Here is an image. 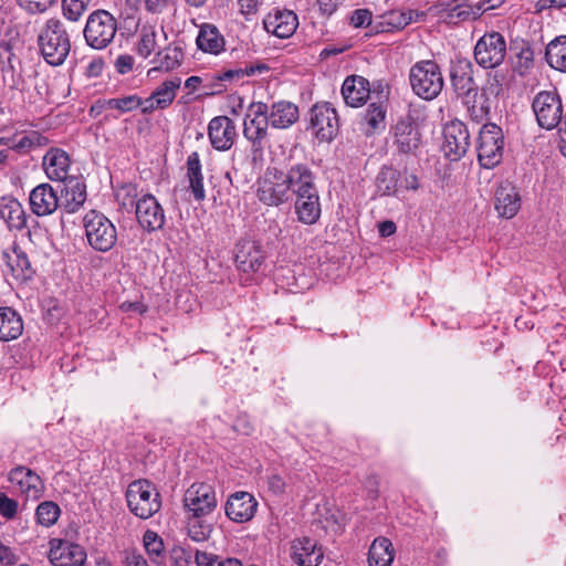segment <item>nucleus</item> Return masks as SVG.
Instances as JSON below:
<instances>
[{"instance_id":"f257e3e1","label":"nucleus","mask_w":566,"mask_h":566,"mask_svg":"<svg viewBox=\"0 0 566 566\" xmlns=\"http://www.w3.org/2000/svg\"><path fill=\"white\" fill-rule=\"evenodd\" d=\"M38 44L48 64L62 65L71 51L70 34L64 23L55 18L49 19L39 33Z\"/></svg>"},{"instance_id":"f03ea898","label":"nucleus","mask_w":566,"mask_h":566,"mask_svg":"<svg viewBox=\"0 0 566 566\" xmlns=\"http://www.w3.org/2000/svg\"><path fill=\"white\" fill-rule=\"evenodd\" d=\"M83 227L87 243L95 251L108 252L115 247L117 230L104 213L88 211L83 218Z\"/></svg>"},{"instance_id":"7ed1b4c3","label":"nucleus","mask_w":566,"mask_h":566,"mask_svg":"<svg viewBox=\"0 0 566 566\" xmlns=\"http://www.w3.org/2000/svg\"><path fill=\"white\" fill-rule=\"evenodd\" d=\"M126 500L130 512L143 520L151 517L161 506L159 492L148 480L132 482L126 491Z\"/></svg>"},{"instance_id":"20e7f679","label":"nucleus","mask_w":566,"mask_h":566,"mask_svg":"<svg viewBox=\"0 0 566 566\" xmlns=\"http://www.w3.org/2000/svg\"><path fill=\"white\" fill-rule=\"evenodd\" d=\"M412 91L423 99H433L443 88L439 65L431 60L417 62L409 74Z\"/></svg>"},{"instance_id":"39448f33","label":"nucleus","mask_w":566,"mask_h":566,"mask_svg":"<svg viewBox=\"0 0 566 566\" xmlns=\"http://www.w3.org/2000/svg\"><path fill=\"white\" fill-rule=\"evenodd\" d=\"M129 208L135 210L140 227L153 232L160 230L165 224V212L158 200L150 193L137 198V188H128Z\"/></svg>"},{"instance_id":"423d86ee","label":"nucleus","mask_w":566,"mask_h":566,"mask_svg":"<svg viewBox=\"0 0 566 566\" xmlns=\"http://www.w3.org/2000/svg\"><path fill=\"white\" fill-rule=\"evenodd\" d=\"M117 32L116 19L106 10L92 12L84 28V38L93 49L102 50L108 46Z\"/></svg>"},{"instance_id":"0eeeda50","label":"nucleus","mask_w":566,"mask_h":566,"mask_svg":"<svg viewBox=\"0 0 566 566\" xmlns=\"http://www.w3.org/2000/svg\"><path fill=\"white\" fill-rule=\"evenodd\" d=\"M504 136L502 128L493 123L482 126L478 139V159L482 167L491 169L497 166L503 157Z\"/></svg>"},{"instance_id":"6e6552de","label":"nucleus","mask_w":566,"mask_h":566,"mask_svg":"<svg viewBox=\"0 0 566 566\" xmlns=\"http://www.w3.org/2000/svg\"><path fill=\"white\" fill-rule=\"evenodd\" d=\"M532 108L539 127L551 130L557 127L563 118V104L556 91H542L532 102Z\"/></svg>"},{"instance_id":"1a4fd4ad","label":"nucleus","mask_w":566,"mask_h":566,"mask_svg":"<svg viewBox=\"0 0 566 566\" xmlns=\"http://www.w3.org/2000/svg\"><path fill=\"white\" fill-rule=\"evenodd\" d=\"M392 145L399 155H416L421 145L419 125L410 114L400 117L391 128Z\"/></svg>"},{"instance_id":"9d476101","label":"nucleus","mask_w":566,"mask_h":566,"mask_svg":"<svg viewBox=\"0 0 566 566\" xmlns=\"http://www.w3.org/2000/svg\"><path fill=\"white\" fill-rule=\"evenodd\" d=\"M506 55V42L499 32L484 34L474 46V59L484 69H494L503 63Z\"/></svg>"},{"instance_id":"9b49d317","label":"nucleus","mask_w":566,"mask_h":566,"mask_svg":"<svg viewBox=\"0 0 566 566\" xmlns=\"http://www.w3.org/2000/svg\"><path fill=\"white\" fill-rule=\"evenodd\" d=\"M284 172L274 168L259 180L258 198L266 206H280L289 199V185Z\"/></svg>"},{"instance_id":"f8f14e48","label":"nucleus","mask_w":566,"mask_h":566,"mask_svg":"<svg viewBox=\"0 0 566 566\" xmlns=\"http://www.w3.org/2000/svg\"><path fill=\"white\" fill-rule=\"evenodd\" d=\"M310 123L321 142H331L338 132V116L329 103L315 104L310 112Z\"/></svg>"},{"instance_id":"ddd939ff","label":"nucleus","mask_w":566,"mask_h":566,"mask_svg":"<svg viewBox=\"0 0 566 566\" xmlns=\"http://www.w3.org/2000/svg\"><path fill=\"white\" fill-rule=\"evenodd\" d=\"M265 259L266 252L260 241L242 239L234 247V262L242 272L259 271Z\"/></svg>"},{"instance_id":"4468645a","label":"nucleus","mask_w":566,"mask_h":566,"mask_svg":"<svg viewBox=\"0 0 566 566\" xmlns=\"http://www.w3.org/2000/svg\"><path fill=\"white\" fill-rule=\"evenodd\" d=\"M184 503L191 514L207 516L217 506L216 492L209 484H192L185 493Z\"/></svg>"},{"instance_id":"2eb2a0df","label":"nucleus","mask_w":566,"mask_h":566,"mask_svg":"<svg viewBox=\"0 0 566 566\" xmlns=\"http://www.w3.org/2000/svg\"><path fill=\"white\" fill-rule=\"evenodd\" d=\"M443 136V150L447 157L458 160L465 155L470 146V134L464 123L452 120L444 127Z\"/></svg>"},{"instance_id":"dca6fc26","label":"nucleus","mask_w":566,"mask_h":566,"mask_svg":"<svg viewBox=\"0 0 566 566\" xmlns=\"http://www.w3.org/2000/svg\"><path fill=\"white\" fill-rule=\"evenodd\" d=\"M49 559L53 566H83L86 553L77 544L52 538L50 541Z\"/></svg>"},{"instance_id":"f3484780","label":"nucleus","mask_w":566,"mask_h":566,"mask_svg":"<svg viewBox=\"0 0 566 566\" xmlns=\"http://www.w3.org/2000/svg\"><path fill=\"white\" fill-rule=\"evenodd\" d=\"M30 207L38 217H46L61 209V200L57 186L54 188L50 184L36 186L29 197Z\"/></svg>"},{"instance_id":"a211bd4d","label":"nucleus","mask_w":566,"mask_h":566,"mask_svg":"<svg viewBox=\"0 0 566 566\" xmlns=\"http://www.w3.org/2000/svg\"><path fill=\"white\" fill-rule=\"evenodd\" d=\"M208 135L214 149L228 150L237 137V127L228 116H217L209 123Z\"/></svg>"},{"instance_id":"6ab92c4d","label":"nucleus","mask_w":566,"mask_h":566,"mask_svg":"<svg viewBox=\"0 0 566 566\" xmlns=\"http://www.w3.org/2000/svg\"><path fill=\"white\" fill-rule=\"evenodd\" d=\"M264 29L277 38L286 39L294 34L297 25V15L287 9H274L263 20Z\"/></svg>"},{"instance_id":"aec40b11","label":"nucleus","mask_w":566,"mask_h":566,"mask_svg":"<svg viewBox=\"0 0 566 566\" xmlns=\"http://www.w3.org/2000/svg\"><path fill=\"white\" fill-rule=\"evenodd\" d=\"M451 83L457 96L471 97L478 88L473 78V65L468 59H458L452 63L450 72Z\"/></svg>"},{"instance_id":"412c9836","label":"nucleus","mask_w":566,"mask_h":566,"mask_svg":"<svg viewBox=\"0 0 566 566\" xmlns=\"http://www.w3.org/2000/svg\"><path fill=\"white\" fill-rule=\"evenodd\" d=\"M61 209L67 213L77 211L86 200V186L76 178H69L57 184Z\"/></svg>"},{"instance_id":"4be33fe9","label":"nucleus","mask_w":566,"mask_h":566,"mask_svg":"<svg viewBox=\"0 0 566 566\" xmlns=\"http://www.w3.org/2000/svg\"><path fill=\"white\" fill-rule=\"evenodd\" d=\"M258 507V502L248 492H235L230 495L226 504L227 516L237 523H244L250 521Z\"/></svg>"},{"instance_id":"5701e85b","label":"nucleus","mask_w":566,"mask_h":566,"mask_svg":"<svg viewBox=\"0 0 566 566\" xmlns=\"http://www.w3.org/2000/svg\"><path fill=\"white\" fill-rule=\"evenodd\" d=\"M9 481L18 486L19 491L32 497L39 499L43 492L42 479L31 469L23 465L13 468L8 475Z\"/></svg>"},{"instance_id":"b1692460","label":"nucleus","mask_w":566,"mask_h":566,"mask_svg":"<svg viewBox=\"0 0 566 566\" xmlns=\"http://www.w3.org/2000/svg\"><path fill=\"white\" fill-rule=\"evenodd\" d=\"M291 551V558L298 566H318L324 558L322 547L310 537L294 539Z\"/></svg>"},{"instance_id":"393cba45","label":"nucleus","mask_w":566,"mask_h":566,"mask_svg":"<svg viewBox=\"0 0 566 566\" xmlns=\"http://www.w3.org/2000/svg\"><path fill=\"white\" fill-rule=\"evenodd\" d=\"M286 185H289V191L295 196H302L306 192L317 190L315 184V176L311 168L305 164H295L290 167L286 174H284Z\"/></svg>"},{"instance_id":"a878e982","label":"nucleus","mask_w":566,"mask_h":566,"mask_svg":"<svg viewBox=\"0 0 566 566\" xmlns=\"http://www.w3.org/2000/svg\"><path fill=\"white\" fill-rule=\"evenodd\" d=\"M494 206L500 217L513 218L521 209L517 189L510 182H502L495 190Z\"/></svg>"},{"instance_id":"bb28decb","label":"nucleus","mask_w":566,"mask_h":566,"mask_svg":"<svg viewBox=\"0 0 566 566\" xmlns=\"http://www.w3.org/2000/svg\"><path fill=\"white\" fill-rule=\"evenodd\" d=\"M369 82L363 76L350 75L346 77L342 86V95L345 103L352 107H359L369 97Z\"/></svg>"},{"instance_id":"cd10ccee","label":"nucleus","mask_w":566,"mask_h":566,"mask_svg":"<svg viewBox=\"0 0 566 566\" xmlns=\"http://www.w3.org/2000/svg\"><path fill=\"white\" fill-rule=\"evenodd\" d=\"M295 212L301 222L314 224L321 217L318 189L295 196Z\"/></svg>"},{"instance_id":"c85d7f7f","label":"nucleus","mask_w":566,"mask_h":566,"mask_svg":"<svg viewBox=\"0 0 566 566\" xmlns=\"http://www.w3.org/2000/svg\"><path fill=\"white\" fill-rule=\"evenodd\" d=\"M43 166L50 179L60 182L69 179L67 170L70 167V158L64 150L51 148L43 157Z\"/></svg>"},{"instance_id":"c756f323","label":"nucleus","mask_w":566,"mask_h":566,"mask_svg":"<svg viewBox=\"0 0 566 566\" xmlns=\"http://www.w3.org/2000/svg\"><path fill=\"white\" fill-rule=\"evenodd\" d=\"M24 329L21 315L12 307H0V340L11 342L18 339Z\"/></svg>"},{"instance_id":"7c9ffc66","label":"nucleus","mask_w":566,"mask_h":566,"mask_svg":"<svg viewBox=\"0 0 566 566\" xmlns=\"http://www.w3.org/2000/svg\"><path fill=\"white\" fill-rule=\"evenodd\" d=\"M298 117V107L292 102L279 101L271 105L269 120L273 128H287L296 123Z\"/></svg>"},{"instance_id":"2f4dec72","label":"nucleus","mask_w":566,"mask_h":566,"mask_svg":"<svg viewBox=\"0 0 566 566\" xmlns=\"http://www.w3.org/2000/svg\"><path fill=\"white\" fill-rule=\"evenodd\" d=\"M0 218L10 230L20 231L27 226V212L15 198H1Z\"/></svg>"},{"instance_id":"473e14b6","label":"nucleus","mask_w":566,"mask_h":566,"mask_svg":"<svg viewBox=\"0 0 566 566\" xmlns=\"http://www.w3.org/2000/svg\"><path fill=\"white\" fill-rule=\"evenodd\" d=\"M255 160L250 159V156L245 149L235 148L232 153V167L231 170L226 174L231 185L240 182H249L252 176V165Z\"/></svg>"},{"instance_id":"72a5a7b5","label":"nucleus","mask_w":566,"mask_h":566,"mask_svg":"<svg viewBox=\"0 0 566 566\" xmlns=\"http://www.w3.org/2000/svg\"><path fill=\"white\" fill-rule=\"evenodd\" d=\"M2 259L17 279L27 280L33 274L27 254L14 244L10 251L2 252Z\"/></svg>"},{"instance_id":"f704fd0d","label":"nucleus","mask_w":566,"mask_h":566,"mask_svg":"<svg viewBox=\"0 0 566 566\" xmlns=\"http://www.w3.org/2000/svg\"><path fill=\"white\" fill-rule=\"evenodd\" d=\"M269 126H271L269 119L245 117L243 125V135L251 143L252 151L254 154L262 151L263 142L268 137Z\"/></svg>"},{"instance_id":"c9c22d12","label":"nucleus","mask_w":566,"mask_h":566,"mask_svg":"<svg viewBox=\"0 0 566 566\" xmlns=\"http://www.w3.org/2000/svg\"><path fill=\"white\" fill-rule=\"evenodd\" d=\"M7 63L8 65L2 70V81L4 86L12 91H25L27 82L22 75L21 61L9 51Z\"/></svg>"},{"instance_id":"e433bc0d","label":"nucleus","mask_w":566,"mask_h":566,"mask_svg":"<svg viewBox=\"0 0 566 566\" xmlns=\"http://www.w3.org/2000/svg\"><path fill=\"white\" fill-rule=\"evenodd\" d=\"M395 557L392 543L386 537H377L369 547V566H390Z\"/></svg>"},{"instance_id":"4c0bfd02","label":"nucleus","mask_w":566,"mask_h":566,"mask_svg":"<svg viewBox=\"0 0 566 566\" xmlns=\"http://www.w3.org/2000/svg\"><path fill=\"white\" fill-rule=\"evenodd\" d=\"M187 177L189 187L196 200L205 199L203 176L201 172V163L197 151L191 153L187 158Z\"/></svg>"},{"instance_id":"58836bf2","label":"nucleus","mask_w":566,"mask_h":566,"mask_svg":"<svg viewBox=\"0 0 566 566\" xmlns=\"http://www.w3.org/2000/svg\"><path fill=\"white\" fill-rule=\"evenodd\" d=\"M463 104L468 107V113L473 122L476 124L481 123L483 119L488 118L491 112V99L483 94L479 93V90L472 92L471 97L461 98Z\"/></svg>"},{"instance_id":"ea45409f","label":"nucleus","mask_w":566,"mask_h":566,"mask_svg":"<svg viewBox=\"0 0 566 566\" xmlns=\"http://www.w3.org/2000/svg\"><path fill=\"white\" fill-rule=\"evenodd\" d=\"M197 45L208 53L218 54L224 45V40L212 24H203L197 36Z\"/></svg>"},{"instance_id":"a19ab883","label":"nucleus","mask_w":566,"mask_h":566,"mask_svg":"<svg viewBox=\"0 0 566 566\" xmlns=\"http://www.w3.org/2000/svg\"><path fill=\"white\" fill-rule=\"evenodd\" d=\"M545 57L551 67L566 72V35L557 36L547 44Z\"/></svg>"},{"instance_id":"79ce46f5","label":"nucleus","mask_w":566,"mask_h":566,"mask_svg":"<svg viewBox=\"0 0 566 566\" xmlns=\"http://www.w3.org/2000/svg\"><path fill=\"white\" fill-rule=\"evenodd\" d=\"M181 80L179 77H174L163 82L153 93L151 96L156 101V106H159L160 109L168 108L177 94V91L180 88Z\"/></svg>"},{"instance_id":"37998d69","label":"nucleus","mask_w":566,"mask_h":566,"mask_svg":"<svg viewBox=\"0 0 566 566\" xmlns=\"http://www.w3.org/2000/svg\"><path fill=\"white\" fill-rule=\"evenodd\" d=\"M184 53L178 46H167L156 54L155 63L157 69L171 71L181 64Z\"/></svg>"},{"instance_id":"c03bdc74","label":"nucleus","mask_w":566,"mask_h":566,"mask_svg":"<svg viewBox=\"0 0 566 566\" xmlns=\"http://www.w3.org/2000/svg\"><path fill=\"white\" fill-rule=\"evenodd\" d=\"M399 174L397 170L384 167L376 178L377 189L382 196H390L396 192Z\"/></svg>"},{"instance_id":"a18cd8bd","label":"nucleus","mask_w":566,"mask_h":566,"mask_svg":"<svg viewBox=\"0 0 566 566\" xmlns=\"http://www.w3.org/2000/svg\"><path fill=\"white\" fill-rule=\"evenodd\" d=\"M269 70V66L263 63L258 64H250L245 65L244 67H235V69H229L224 72L219 73L221 75V78L223 80L224 84L238 82L245 76H252L256 72L261 73L263 71Z\"/></svg>"},{"instance_id":"49530a36","label":"nucleus","mask_w":566,"mask_h":566,"mask_svg":"<svg viewBox=\"0 0 566 566\" xmlns=\"http://www.w3.org/2000/svg\"><path fill=\"white\" fill-rule=\"evenodd\" d=\"M202 517L203 516L191 514L188 520V534L195 542L206 541L212 532V525L207 523Z\"/></svg>"},{"instance_id":"de8ad7c7","label":"nucleus","mask_w":566,"mask_h":566,"mask_svg":"<svg viewBox=\"0 0 566 566\" xmlns=\"http://www.w3.org/2000/svg\"><path fill=\"white\" fill-rule=\"evenodd\" d=\"M385 117L386 106L384 102L370 103L364 117L365 122L370 128V130L367 132V135L373 134L375 130H377L384 124Z\"/></svg>"},{"instance_id":"09e8293b","label":"nucleus","mask_w":566,"mask_h":566,"mask_svg":"<svg viewBox=\"0 0 566 566\" xmlns=\"http://www.w3.org/2000/svg\"><path fill=\"white\" fill-rule=\"evenodd\" d=\"M60 513L61 510L56 503L45 501L36 507L35 516L39 524L49 527L56 523Z\"/></svg>"},{"instance_id":"8fccbe9b","label":"nucleus","mask_w":566,"mask_h":566,"mask_svg":"<svg viewBox=\"0 0 566 566\" xmlns=\"http://www.w3.org/2000/svg\"><path fill=\"white\" fill-rule=\"evenodd\" d=\"M99 107L128 113L138 108V95L134 94L124 97L109 98L104 101Z\"/></svg>"},{"instance_id":"3c124183","label":"nucleus","mask_w":566,"mask_h":566,"mask_svg":"<svg viewBox=\"0 0 566 566\" xmlns=\"http://www.w3.org/2000/svg\"><path fill=\"white\" fill-rule=\"evenodd\" d=\"M454 2L455 4L450 9V15L452 18H458L460 20H476L481 15L478 3L472 6L464 0H455Z\"/></svg>"},{"instance_id":"603ef678","label":"nucleus","mask_w":566,"mask_h":566,"mask_svg":"<svg viewBox=\"0 0 566 566\" xmlns=\"http://www.w3.org/2000/svg\"><path fill=\"white\" fill-rule=\"evenodd\" d=\"M144 545L151 560L159 564V558L164 551V542L158 534L153 531H146L144 534Z\"/></svg>"},{"instance_id":"864d4df0","label":"nucleus","mask_w":566,"mask_h":566,"mask_svg":"<svg viewBox=\"0 0 566 566\" xmlns=\"http://www.w3.org/2000/svg\"><path fill=\"white\" fill-rule=\"evenodd\" d=\"M156 32L151 28H143L137 43V52L143 57H148L156 49Z\"/></svg>"},{"instance_id":"5fc2aeb1","label":"nucleus","mask_w":566,"mask_h":566,"mask_svg":"<svg viewBox=\"0 0 566 566\" xmlns=\"http://www.w3.org/2000/svg\"><path fill=\"white\" fill-rule=\"evenodd\" d=\"M88 3L87 0L62 2L63 15L70 21H78L86 11Z\"/></svg>"},{"instance_id":"6e6d98bb","label":"nucleus","mask_w":566,"mask_h":566,"mask_svg":"<svg viewBox=\"0 0 566 566\" xmlns=\"http://www.w3.org/2000/svg\"><path fill=\"white\" fill-rule=\"evenodd\" d=\"M203 94L207 96H212L216 94H221L227 91V84H224L221 75L219 73L214 74L210 77H205L202 82Z\"/></svg>"},{"instance_id":"4d7b16f0","label":"nucleus","mask_w":566,"mask_h":566,"mask_svg":"<svg viewBox=\"0 0 566 566\" xmlns=\"http://www.w3.org/2000/svg\"><path fill=\"white\" fill-rule=\"evenodd\" d=\"M19 4L30 13H43L57 0H18Z\"/></svg>"},{"instance_id":"13d9d810","label":"nucleus","mask_w":566,"mask_h":566,"mask_svg":"<svg viewBox=\"0 0 566 566\" xmlns=\"http://www.w3.org/2000/svg\"><path fill=\"white\" fill-rule=\"evenodd\" d=\"M191 559V552L185 547L174 546L170 551L171 566H190Z\"/></svg>"},{"instance_id":"bf43d9fd","label":"nucleus","mask_w":566,"mask_h":566,"mask_svg":"<svg viewBox=\"0 0 566 566\" xmlns=\"http://www.w3.org/2000/svg\"><path fill=\"white\" fill-rule=\"evenodd\" d=\"M18 511V502L10 499L4 493H0V515L11 520L15 516Z\"/></svg>"},{"instance_id":"052dcab7","label":"nucleus","mask_w":566,"mask_h":566,"mask_svg":"<svg viewBox=\"0 0 566 566\" xmlns=\"http://www.w3.org/2000/svg\"><path fill=\"white\" fill-rule=\"evenodd\" d=\"M411 21V17L400 11H391L386 15V23L392 29H403Z\"/></svg>"},{"instance_id":"680f3d73","label":"nucleus","mask_w":566,"mask_h":566,"mask_svg":"<svg viewBox=\"0 0 566 566\" xmlns=\"http://www.w3.org/2000/svg\"><path fill=\"white\" fill-rule=\"evenodd\" d=\"M371 12L368 9H357L352 13L350 23L355 28L367 27L371 23Z\"/></svg>"},{"instance_id":"e2e57ef3","label":"nucleus","mask_w":566,"mask_h":566,"mask_svg":"<svg viewBox=\"0 0 566 566\" xmlns=\"http://www.w3.org/2000/svg\"><path fill=\"white\" fill-rule=\"evenodd\" d=\"M270 111H271V106L269 107L268 104H265V103H262V102L251 103L249 106V113L247 115V118L254 117V118L269 119Z\"/></svg>"},{"instance_id":"0e129e2a","label":"nucleus","mask_w":566,"mask_h":566,"mask_svg":"<svg viewBox=\"0 0 566 566\" xmlns=\"http://www.w3.org/2000/svg\"><path fill=\"white\" fill-rule=\"evenodd\" d=\"M195 562L197 566H219L220 564L217 555L201 551H196Z\"/></svg>"},{"instance_id":"69168bd1","label":"nucleus","mask_w":566,"mask_h":566,"mask_svg":"<svg viewBox=\"0 0 566 566\" xmlns=\"http://www.w3.org/2000/svg\"><path fill=\"white\" fill-rule=\"evenodd\" d=\"M502 84L496 75L488 80V84L482 88V93L491 99V97H497L502 92Z\"/></svg>"},{"instance_id":"338daca9","label":"nucleus","mask_w":566,"mask_h":566,"mask_svg":"<svg viewBox=\"0 0 566 566\" xmlns=\"http://www.w3.org/2000/svg\"><path fill=\"white\" fill-rule=\"evenodd\" d=\"M134 65V57L132 55H119L116 59L115 66L118 73L125 74L129 71H132Z\"/></svg>"},{"instance_id":"774afa93","label":"nucleus","mask_w":566,"mask_h":566,"mask_svg":"<svg viewBox=\"0 0 566 566\" xmlns=\"http://www.w3.org/2000/svg\"><path fill=\"white\" fill-rule=\"evenodd\" d=\"M517 57L520 66L530 69L534 61V52L530 46H525L521 49Z\"/></svg>"}]
</instances>
